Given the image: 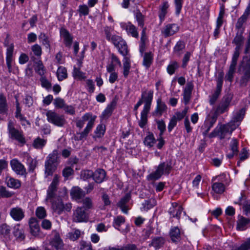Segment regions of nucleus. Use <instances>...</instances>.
Instances as JSON below:
<instances>
[{
  "instance_id": "1a4fd4ad",
  "label": "nucleus",
  "mask_w": 250,
  "mask_h": 250,
  "mask_svg": "<svg viewBox=\"0 0 250 250\" xmlns=\"http://www.w3.org/2000/svg\"><path fill=\"white\" fill-rule=\"evenodd\" d=\"M227 133H229V131L225 124L221 125L219 126H217L209 134V138H212L215 137H218L220 140L224 139Z\"/></svg>"
},
{
  "instance_id": "338daca9",
  "label": "nucleus",
  "mask_w": 250,
  "mask_h": 250,
  "mask_svg": "<svg viewBox=\"0 0 250 250\" xmlns=\"http://www.w3.org/2000/svg\"><path fill=\"white\" fill-rule=\"evenodd\" d=\"M125 222V218L122 216H118L115 218L113 222V226L119 229V228Z\"/></svg>"
},
{
  "instance_id": "37998d69",
  "label": "nucleus",
  "mask_w": 250,
  "mask_h": 250,
  "mask_svg": "<svg viewBox=\"0 0 250 250\" xmlns=\"http://www.w3.org/2000/svg\"><path fill=\"white\" fill-rule=\"evenodd\" d=\"M10 231V227L7 224H3L0 226V234L5 238H9Z\"/></svg>"
},
{
  "instance_id": "dca6fc26",
  "label": "nucleus",
  "mask_w": 250,
  "mask_h": 250,
  "mask_svg": "<svg viewBox=\"0 0 250 250\" xmlns=\"http://www.w3.org/2000/svg\"><path fill=\"white\" fill-rule=\"evenodd\" d=\"M193 87L194 85L192 82H188L183 91V99L185 104H187L190 100Z\"/></svg>"
},
{
  "instance_id": "4d7b16f0",
  "label": "nucleus",
  "mask_w": 250,
  "mask_h": 250,
  "mask_svg": "<svg viewBox=\"0 0 250 250\" xmlns=\"http://www.w3.org/2000/svg\"><path fill=\"white\" fill-rule=\"evenodd\" d=\"M81 235V231L78 229H74L68 233L67 235V238L72 241L77 240Z\"/></svg>"
},
{
  "instance_id": "680f3d73",
  "label": "nucleus",
  "mask_w": 250,
  "mask_h": 250,
  "mask_svg": "<svg viewBox=\"0 0 250 250\" xmlns=\"http://www.w3.org/2000/svg\"><path fill=\"white\" fill-rule=\"evenodd\" d=\"M39 39L42 44L44 45L46 48H50V42L48 37L44 33H41L39 36Z\"/></svg>"
},
{
  "instance_id": "49530a36",
  "label": "nucleus",
  "mask_w": 250,
  "mask_h": 250,
  "mask_svg": "<svg viewBox=\"0 0 250 250\" xmlns=\"http://www.w3.org/2000/svg\"><path fill=\"white\" fill-rule=\"evenodd\" d=\"M134 17L138 23V26L143 28L145 25V16L139 10L134 12Z\"/></svg>"
},
{
  "instance_id": "4be33fe9",
  "label": "nucleus",
  "mask_w": 250,
  "mask_h": 250,
  "mask_svg": "<svg viewBox=\"0 0 250 250\" xmlns=\"http://www.w3.org/2000/svg\"><path fill=\"white\" fill-rule=\"evenodd\" d=\"M32 60L36 63L35 70L40 76H42L45 73V69L43 63L40 60L37 59L35 57H31Z\"/></svg>"
},
{
  "instance_id": "6ab92c4d",
  "label": "nucleus",
  "mask_w": 250,
  "mask_h": 250,
  "mask_svg": "<svg viewBox=\"0 0 250 250\" xmlns=\"http://www.w3.org/2000/svg\"><path fill=\"white\" fill-rule=\"evenodd\" d=\"M50 245L56 250H64L63 243L59 235L56 234L50 242Z\"/></svg>"
},
{
  "instance_id": "f3484780",
  "label": "nucleus",
  "mask_w": 250,
  "mask_h": 250,
  "mask_svg": "<svg viewBox=\"0 0 250 250\" xmlns=\"http://www.w3.org/2000/svg\"><path fill=\"white\" fill-rule=\"evenodd\" d=\"M171 205L172 207L169 210V213L172 217H176L179 219L183 210L182 207L175 202L172 203Z\"/></svg>"
},
{
  "instance_id": "3c124183",
  "label": "nucleus",
  "mask_w": 250,
  "mask_h": 250,
  "mask_svg": "<svg viewBox=\"0 0 250 250\" xmlns=\"http://www.w3.org/2000/svg\"><path fill=\"white\" fill-rule=\"evenodd\" d=\"M73 77L75 79L82 80L85 79L86 77L85 73L80 70V69L74 66L72 72Z\"/></svg>"
},
{
  "instance_id": "423d86ee",
  "label": "nucleus",
  "mask_w": 250,
  "mask_h": 250,
  "mask_svg": "<svg viewBox=\"0 0 250 250\" xmlns=\"http://www.w3.org/2000/svg\"><path fill=\"white\" fill-rule=\"evenodd\" d=\"M47 121L55 125L62 127L66 123V120L62 115H60L55 112L49 111L46 113Z\"/></svg>"
},
{
  "instance_id": "c03bdc74",
  "label": "nucleus",
  "mask_w": 250,
  "mask_h": 250,
  "mask_svg": "<svg viewBox=\"0 0 250 250\" xmlns=\"http://www.w3.org/2000/svg\"><path fill=\"white\" fill-rule=\"evenodd\" d=\"M13 234L14 236L20 241L24 239L25 235L22 229H20V225H17L14 228Z\"/></svg>"
},
{
  "instance_id": "20e7f679",
  "label": "nucleus",
  "mask_w": 250,
  "mask_h": 250,
  "mask_svg": "<svg viewBox=\"0 0 250 250\" xmlns=\"http://www.w3.org/2000/svg\"><path fill=\"white\" fill-rule=\"evenodd\" d=\"M118 49L119 52L123 56H125L128 53L127 45L126 42L118 35H113L112 39L110 41Z\"/></svg>"
},
{
  "instance_id": "b1692460",
  "label": "nucleus",
  "mask_w": 250,
  "mask_h": 250,
  "mask_svg": "<svg viewBox=\"0 0 250 250\" xmlns=\"http://www.w3.org/2000/svg\"><path fill=\"white\" fill-rule=\"evenodd\" d=\"M249 16L248 14H246L244 12L238 19L235 24V28L237 31L244 32L245 27L244 26V24L246 22Z\"/></svg>"
},
{
  "instance_id": "de8ad7c7",
  "label": "nucleus",
  "mask_w": 250,
  "mask_h": 250,
  "mask_svg": "<svg viewBox=\"0 0 250 250\" xmlns=\"http://www.w3.org/2000/svg\"><path fill=\"white\" fill-rule=\"evenodd\" d=\"M123 62V75L125 78H127L129 74L130 68V61L128 57H125Z\"/></svg>"
},
{
  "instance_id": "774afa93",
  "label": "nucleus",
  "mask_w": 250,
  "mask_h": 250,
  "mask_svg": "<svg viewBox=\"0 0 250 250\" xmlns=\"http://www.w3.org/2000/svg\"><path fill=\"white\" fill-rule=\"evenodd\" d=\"M31 50L35 56L38 58H40L42 54V50L40 45L38 44H35L32 46Z\"/></svg>"
},
{
  "instance_id": "7c9ffc66",
  "label": "nucleus",
  "mask_w": 250,
  "mask_h": 250,
  "mask_svg": "<svg viewBox=\"0 0 250 250\" xmlns=\"http://www.w3.org/2000/svg\"><path fill=\"white\" fill-rule=\"evenodd\" d=\"M230 102L229 98H226L224 101L220 103L216 108V112L222 114L226 111L229 107Z\"/></svg>"
},
{
  "instance_id": "412c9836",
  "label": "nucleus",
  "mask_w": 250,
  "mask_h": 250,
  "mask_svg": "<svg viewBox=\"0 0 250 250\" xmlns=\"http://www.w3.org/2000/svg\"><path fill=\"white\" fill-rule=\"evenodd\" d=\"M72 198L77 201L82 199L85 195L84 191L78 187H73L70 191Z\"/></svg>"
},
{
  "instance_id": "bf43d9fd",
  "label": "nucleus",
  "mask_w": 250,
  "mask_h": 250,
  "mask_svg": "<svg viewBox=\"0 0 250 250\" xmlns=\"http://www.w3.org/2000/svg\"><path fill=\"white\" fill-rule=\"evenodd\" d=\"M236 66V65L230 64L229 71L226 75V79L230 82L232 81L234 74L235 72Z\"/></svg>"
},
{
  "instance_id": "2eb2a0df",
  "label": "nucleus",
  "mask_w": 250,
  "mask_h": 250,
  "mask_svg": "<svg viewBox=\"0 0 250 250\" xmlns=\"http://www.w3.org/2000/svg\"><path fill=\"white\" fill-rule=\"evenodd\" d=\"M60 34L63 40V43L66 47L70 48L71 46L73 36L70 34L69 31L64 28H62L60 30Z\"/></svg>"
},
{
  "instance_id": "72a5a7b5",
  "label": "nucleus",
  "mask_w": 250,
  "mask_h": 250,
  "mask_svg": "<svg viewBox=\"0 0 250 250\" xmlns=\"http://www.w3.org/2000/svg\"><path fill=\"white\" fill-rule=\"evenodd\" d=\"M243 64L242 65L243 75L250 77V58L244 57Z\"/></svg>"
},
{
  "instance_id": "69168bd1",
  "label": "nucleus",
  "mask_w": 250,
  "mask_h": 250,
  "mask_svg": "<svg viewBox=\"0 0 250 250\" xmlns=\"http://www.w3.org/2000/svg\"><path fill=\"white\" fill-rule=\"evenodd\" d=\"M21 109L16 110L15 112V117L19 119L21 122L22 125H25V123L27 124H29V123L27 121L25 118L21 113Z\"/></svg>"
},
{
  "instance_id": "09e8293b",
  "label": "nucleus",
  "mask_w": 250,
  "mask_h": 250,
  "mask_svg": "<svg viewBox=\"0 0 250 250\" xmlns=\"http://www.w3.org/2000/svg\"><path fill=\"white\" fill-rule=\"evenodd\" d=\"M156 205V200L153 198H150L146 200L145 202L142 204V209L145 211H147L154 207Z\"/></svg>"
},
{
  "instance_id": "4c0bfd02",
  "label": "nucleus",
  "mask_w": 250,
  "mask_h": 250,
  "mask_svg": "<svg viewBox=\"0 0 250 250\" xmlns=\"http://www.w3.org/2000/svg\"><path fill=\"white\" fill-rule=\"evenodd\" d=\"M156 142V140L154 135L152 133H149V134L145 138L144 144L146 146L150 148L154 146Z\"/></svg>"
},
{
  "instance_id": "a878e982",
  "label": "nucleus",
  "mask_w": 250,
  "mask_h": 250,
  "mask_svg": "<svg viewBox=\"0 0 250 250\" xmlns=\"http://www.w3.org/2000/svg\"><path fill=\"white\" fill-rule=\"evenodd\" d=\"M153 61V54L151 52H146L143 55V65L148 69Z\"/></svg>"
},
{
  "instance_id": "5fc2aeb1",
  "label": "nucleus",
  "mask_w": 250,
  "mask_h": 250,
  "mask_svg": "<svg viewBox=\"0 0 250 250\" xmlns=\"http://www.w3.org/2000/svg\"><path fill=\"white\" fill-rule=\"evenodd\" d=\"M179 67V65L176 61H171L167 66V72L169 75H171L175 73V70L177 69Z\"/></svg>"
},
{
  "instance_id": "2f4dec72",
  "label": "nucleus",
  "mask_w": 250,
  "mask_h": 250,
  "mask_svg": "<svg viewBox=\"0 0 250 250\" xmlns=\"http://www.w3.org/2000/svg\"><path fill=\"white\" fill-rule=\"evenodd\" d=\"M13 50L14 47L12 45L9 46L6 50V64L9 72L11 71L12 69V62Z\"/></svg>"
},
{
  "instance_id": "393cba45",
  "label": "nucleus",
  "mask_w": 250,
  "mask_h": 250,
  "mask_svg": "<svg viewBox=\"0 0 250 250\" xmlns=\"http://www.w3.org/2000/svg\"><path fill=\"white\" fill-rule=\"evenodd\" d=\"M106 172L103 169H98L93 173V178L97 183H101L105 178Z\"/></svg>"
},
{
  "instance_id": "39448f33",
  "label": "nucleus",
  "mask_w": 250,
  "mask_h": 250,
  "mask_svg": "<svg viewBox=\"0 0 250 250\" xmlns=\"http://www.w3.org/2000/svg\"><path fill=\"white\" fill-rule=\"evenodd\" d=\"M73 222L76 223L87 222L89 219V214L83 207H78L73 210L72 217Z\"/></svg>"
},
{
  "instance_id": "9d476101",
  "label": "nucleus",
  "mask_w": 250,
  "mask_h": 250,
  "mask_svg": "<svg viewBox=\"0 0 250 250\" xmlns=\"http://www.w3.org/2000/svg\"><path fill=\"white\" fill-rule=\"evenodd\" d=\"M12 169L18 175L26 177L27 173L24 166L17 159H14L10 161Z\"/></svg>"
},
{
  "instance_id": "cd10ccee",
  "label": "nucleus",
  "mask_w": 250,
  "mask_h": 250,
  "mask_svg": "<svg viewBox=\"0 0 250 250\" xmlns=\"http://www.w3.org/2000/svg\"><path fill=\"white\" fill-rule=\"evenodd\" d=\"M58 165L51 163L48 162H45V177H47L48 176H51L53 175V173L56 170Z\"/></svg>"
},
{
  "instance_id": "6e6d98bb",
  "label": "nucleus",
  "mask_w": 250,
  "mask_h": 250,
  "mask_svg": "<svg viewBox=\"0 0 250 250\" xmlns=\"http://www.w3.org/2000/svg\"><path fill=\"white\" fill-rule=\"evenodd\" d=\"M46 143V140L42 139L40 137L34 140L33 146L36 149H42Z\"/></svg>"
},
{
  "instance_id": "13d9d810",
  "label": "nucleus",
  "mask_w": 250,
  "mask_h": 250,
  "mask_svg": "<svg viewBox=\"0 0 250 250\" xmlns=\"http://www.w3.org/2000/svg\"><path fill=\"white\" fill-rule=\"evenodd\" d=\"M185 46L186 44L184 41H179L173 48V52L176 54L180 55V52L185 48Z\"/></svg>"
},
{
  "instance_id": "f03ea898",
  "label": "nucleus",
  "mask_w": 250,
  "mask_h": 250,
  "mask_svg": "<svg viewBox=\"0 0 250 250\" xmlns=\"http://www.w3.org/2000/svg\"><path fill=\"white\" fill-rule=\"evenodd\" d=\"M173 168L171 160L160 163L156 170L147 176L148 181H154L160 179L163 175H168Z\"/></svg>"
},
{
  "instance_id": "58836bf2",
  "label": "nucleus",
  "mask_w": 250,
  "mask_h": 250,
  "mask_svg": "<svg viewBox=\"0 0 250 250\" xmlns=\"http://www.w3.org/2000/svg\"><path fill=\"white\" fill-rule=\"evenodd\" d=\"M231 250H250V237L242 241L239 246H233Z\"/></svg>"
},
{
  "instance_id": "ea45409f",
  "label": "nucleus",
  "mask_w": 250,
  "mask_h": 250,
  "mask_svg": "<svg viewBox=\"0 0 250 250\" xmlns=\"http://www.w3.org/2000/svg\"><path fill=\"white\" fill-rule=\"evenodd\" d=\"M245 113V109L242 108L234 113L232 119L240 124L244 119Z\"/></svg>"
},
{
  "instance_id": "7ed1b4c3",
  "label": "nucleus",
  "mask_w": 250,
  "mask_h": 250,
  "mask_svg": "<svg viewBox=\"0 0 250 250\" xmlns=\"http://www.w3.org/2000/svg\"><path fill=\"white\" fill-rule=\"evenodd\" d=\"M9 137L17 141L21 146L26 143V140L24 136L23 131L15 128L14 123L9 120L7 125Z\"/></svg>"
},
{
  "instance_id": "473e14b6",
  "label": "nucleus",
  "mask_w": 250,
  "mask_h": 250,
  "mask_svg": "<svg viewBox=\"0 0 250 250\" xmlns=\"http://www.w3.org/2000/svg\"><path fill=\"white\" fill-rule=\"evenodd\" d=\"M165 242V240L162 237H154L148 246L149 247H153L156 250H157L163 247Z\"/></svg>"
},
{
  "instance_id": "f704fd0d",
  "label": "nucleus",
  "mask_w": 250,
  "mask_h": 250,
  "mask_svg": "<svg viewBox=\"0 0 250 250\" xmlns=\"http://www.w3.org/2000/svg\"><path fill=\"white\" fill-rule=\"evenodd\" d=\"M167 109L166 104L163 102L161 99H159L157 101V107L155 111V113L160 116L162 115L164 111Z\"/></svg>"
},
{
  "instance_id": "c9c22d12",
  "label": "nucleus",
  "mask_w": 250,
  "mask_h": 250,
  "mask_svg": "<svg viewBox=\"0 0 250 250\" xmlns=\"http://www.w3.org/2000/svg\"><path fill=\"white\" fill-rule=\"evenodd\" d=\"M169 7L167 1H164L163 4L160 6V11L159 13V17L161 22L164 21L165 16L167 13V10Z\"/></svg>"
},
{
  "instance_id": "4468645a",
  "label": "nucleus",
  "mask_w": 250,
  "mask_h": 250,
  "mask_svg": "<svg viewBox=\"0 0 250 250\" xmlns=\"http://www.w3.org/2000/svg\"><path fill=\"white\" fill-rule=\"evenodd\" d=\"M9 214L11 217L16 221H21L25 216L23 209L18 206L12 208L10 210Z\"/></svg>"
},
{
  "instance_id": "603ef678",
  "label": "nucleus",
  "mask_w": 250,
  "mask_h": 250,
  "mask_svg": "<svg viewBox=\"0 0 250 250\" xmlns=\"http://www.w3.org/2000/svg\"><path fill=\"white\" fill-rule=\"evenodd\" d=\"M115 105L112 103L108 105L105 109L104 111L102 114V118L103 119H107L109 117L114 109Z\"/></svg>"
},
{
  "instance_id": "a211bd4d",
  "label": "nucleus",
  "mask_w": 250,
  "mask_h": 250,
  "mask_svg": "<svg viewBox=\"0 0 250 250\" xmlns=\"http://www.w3.org/2000/svg\"><path fill=\"white\" fill-rule=\"evenodd\" d=\"M55 210L59 214L62 213L63 211H70L72 208V204L70 203L63 204L62 201H59L54 205Z\"/></svg>"
},
{
  "instance_id": "e433bc0d",
  "label": "nucleus",
  "mask_w": 250,
  "mask_h": 250,
  "mask_svg": "<svg viewBox=\"0 0 250 250\" xmlns=\"http://www.w3.org/2000/svg\"><path fill=\"white\" fill-rule=\"evenodd\" d=\"M212 190L216 194H221L225 190V186L220 182L213 183L211 186Z\"/></svg>"
},
{
  "instance_id": "aec40b11",
  "label": "nucleus",
  "mask_w": 250,
  "mask_h": 250,
  "mask_svg": "<svg viewBox=\"0 0 250 250\" xmlns=\"http://www.w3.org/2000/svg\"><path fill=\"white\" fill-rule=\"evenodd\" d=\"M29 224L31 233L35 236H38L40 233V228L37 219L35 218H31L29 220Z\"/></svg>"
},
{
  "instance_id": "9b49d317",
  "label": "nucleus",
  "mask_w": 250,
  "mask_h": 250,
  "mask_svg": "<svg viewBox=\"0 0 250 250\" xmlns=\"http://www.w3.org/2000/svg\"><path fill=\"white\" fill-rule=\"evenodd\" d=\"M60 176L56 174L54 175L53 180L49 186L47 191L46 200L52 199L55 197L57 187L59 183Z\"/></svg>"
},
{
  "instance_id": "e2e57ef3",
  "label": "nucleus",
  "mask_w": 250,
  "mask_h": 250,
  "mask_svg": "<svg viewBox=\"0 0 250 250\" xmlns=\"http://www.w3.org/2000/svg\"><path fill=\"white\" fill-rule=\"evenodd\" d=\"M244 32L237 31L236 36L232 41L233 43H243L244 40V37L243 34Z\"/></svg>"
},
{
  "instance_id": "c756f323",
  "label": "nucleus",
  "mask_w": 250,
  "mask_h": 250,
  "mask_svg": "<svg viewBox=\"0 0 250 250\" xmlns=\"http://www.w3.org/2000/svg\"><path fill=\"white\" fill-rule=\"evenodd\" d=\"M8 104L6 97L2 94H0V114H7L8 112Z\"/></svg>"
},
{
  "instance_id": "6e6552de",
  "label": "nucleus",
  "mask_w": 250,
  "mask_h": 250,
  "mask_svg": "<svg viewBox=\"0 0 250 250\" xmlns=\"http://www.w3.org/2000/svg\"><path fill=\"white\" fill-rule=\"evenodd\" d=\"M121 27L122 29L125 30L127 34L135 39L139 38V32L137 27L133 24L130 21L127 22H121Z\"/></svg>"
},
{
  "instance_id": "052dcab7",
  "label": "nucleus",
  "mask_w": 250,
  "mask_h": 250,
  "mask_svg": "<svg viewBox=\"0 0 250 250\" xmlns=\"http://www.w3.org/2000/svg\"><path fill=\"white\" fill-rule=\"evenodd\" d=\"M225 125L229 131V134H231L232 132L236 129L240 124L231 119L230 122Z\"/></svg>"
},
{
  "instance_id": "f8f14e48",
  "label": "nucleus",
  "mask_w": 250,
  "mask_h": 250,
  "mask_svg": "<svg viewBox=\"0 0 250 250\" xmlns=\"http://www.w3.org/2000/svg\"><path fill=\"white\" fill-rule=\"evenodd\" d=\"M179 27L175 23H169L165 25L161 30V33L165 38L171 36L177 33Z\"/></svg>"
},
{
  "instance_id": "8fccbe9b",
  "label": "nucleus",
  "mask_w": 250,
  "mask_h": 250,
  "mask_svg": "<svg viewBox=\"0 0 250 250\" xmlns=\"http://www.w3.org/2000/svg\"><path fill=\"white\" fill-rule=\"evenodd\" d=\"M250 222V219L241 216L237 222V228L240 230H244L246 226Z\"/></svg>"
},
{
  "instance_id": "5701e85b",
  "label": "nucleus",
  "mask_w": 250,
  "mask_h": 250,
  "mask_svg": "<svg viewBox=\"0 0 250 250\" xmlns=\"http://www.w3.org/2000/svg\"><path fill=\"white\" fill-rule=\"evenodd\" d=\"M60 152L58 149H54L48 155L45 161L58 165L60 163L59 156Z\"/></svg>"
},
{
  "instance_id": "f257e3e1",
  "label": "nucleus",
  "mask_w": 250,
  "mask_h": 250,
  "mask_svg": "<svg viewBox=\"0 0 250 250\" xmlns=\"http://www.w3.org/2000/svg\"><path fill=\"white\" fill-rule=\"evenodd\" d=\"M96 118V116L93 115L91 113H86L82 117L81 119L76 121V125L80 129L83 127L86 122H88L83 130L82 132L77 133V140H82L87 137L94 126Z\"/></svg>"
},
{
  "instance_id": "c85d7f7f",
  "label": "nucleus",
  "mask_w": 250,
  "mask_h": 250,
  "mask_svg": "<svg viewBox=\"0 0 250 250\" xmlns=\"http://www.w3.org/2000/svg\"><path fill=\"white\" fill-rule=\"evenodd\" d=\"M7 186L12 188L18 189L21 186V182L18 179H16L11 177H8L6 178Z\"/></svg>"
},
{
  "instance_id": "0e129e2a",
  "label": "nucleus",
  "mask_w": 250,
  "mask_h": 250,
  "mask_svg": "<svg viewBox=\"0 0 250 250\" xmlns=\"http://www.w3.org/2000/svg\"><path fill=\"white\" fill-rule=\"evenodd\" d=\"M104 250H139L135 244H127L121 248H112Z\"/></svg>"
},
{
  "instance_id": "bb28decb",
  "label": "nucleus",
  "mask_w": 250,
  "mask_h": 250,
  "mask_svg": "<svg viewBox=\"0 0 250 250\" xmlns=\"http://www.w3.org/2000/svg\"><path fill=\"white\" fill-rule=\"evenodd\" d=\"M170 237L173 242L177 243L181 240V232L177 227H173L170 231Z\"/></svg>"
},
{
  "instance_id": "a19ab883",
  "label": "nucleus",
  "mask_w": 250,
  "mask_h": 250,
  "mask_svg": "<svg viewBox=\"0 0 250 250\" xmlns=\"http://www.w3.org/2000/svg\"><path fill=\"white\" fill-rule=\"evenodd\" d=\"M57 76L59 81H62L67 78V69L63 66H59L57 71Z\"/></svg>"
},
{
  "instance_id": "79ce46f5",
  "label": "nucleus",
  "mask_w": 250,
  "mask_h": 250,
  "mask_svg": "<svg viewBox=\"0 0 250 250\" xmlns=\"http://www.w3.org/2000/svg\"><path fill=\"white\" fill-rule=\"evenodd\" d=\"M105 131V126L103 124H100L97 125L94 131V138H102L104 134Z\"/></svg>"
},
{
  "instance_id": "864d4df0",
  "label": "nucleus",
  "mask_w": 250,
  "mask_h": 250,
  "mask_svg": "<svg viewBox=\"0 0 250 250\" xmlns=\"http://www.w3.org/2000/svg\"><path fill=\"white\" fill-rule=\"evenodd\" d=\"M81 203L83 204V206L82 207L85 210L91 209L93 208V203L91 198L89 197H85L83 198Z\"/></svg>"
},
{
  "instance_id": "ddd939ff",
  "label": "nucleus",
  "mask_w": 250,
  "mask_h": 250,
  "mask_svg": "<svg viewBox=\"0 0 250 250\" xmlns=\"http://www.w3.org/2000/svg\"><path fill=\"white\" fill-rule=\"evenodd\" d=\"M217 119L216 115H213L211 116H208L205 121L204 125L202 126V129L204 130L203 134L206 136L208 133L210 128L213 126Z\"/></svg>"
},
{
  "instance_id": "a18cd8bd",
  "label": "nucleus",
  "mask_w": 250,
  "mask_h": 250,
  "mask_svg": "<svg viewBox=\"0 0 250 250\" xmlns=\"http://www.w3.org/2000/svg\"><path fill=\"white\" fill-rule=\"evenodd\" d=\"M149 110L143 109L141 113V119L139 122V125L144 128L147 122V114Z\"/></svg>"
},
{
  "instance_id": "0eeeda50",
  "label": "nucleus",
  "mask_w": 250,
  "mask_h": 250,
  "mask_svg": "<svg viewBox=\"0 0 250 250\" xmlns=\"http://www.w3.org/2000/svg\"><path fill=\"white\" fill-rule=\"evenodd\" d=\"M153 93L152 90H148L147 89L142 92L140 100L145 104L143 109L150 110L153 100Z\"/></svg>"
}]
</instances>
